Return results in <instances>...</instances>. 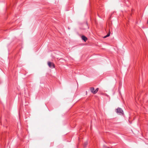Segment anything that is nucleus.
Instances as JSON below:
<instances>
[{"instance_id":"1","label":"nucleus","mask_w":148,"mask_h":148,"mask_svg":"<svg viewBox=\"0 0 148 148\" xmlns=\"http://www.w3.org/2000/svg\"><path fill=\"white\" fill-rule=\"evenodd\" d=\"M116 111L117 113L120 115H123V111L121 108H118L116 109Z\"/></svg>"},{"instance_id":"2","label":"nucleus","mask_w":148,"mask_h":148,"mask_svg":"<svg viewBox=\"0 0 148 148\" xmlns=\"http://www.w3.org/2000/svg\"><path fill=\"white\" fill-rule=\"evenodd\" d=\"M48 64L49 67L51 68H55V65L52 62H48Z\"/></svg>"},{"instance_id":"3","label":"nucleus","mask_w":148,"mask_h":148,"mask_svg":"<svg viewBox=\"0 0 148 148\" xmlns=\"http://www.w3.org/2000/svg\"><path fill=\"white\" fill-rule=\"evenodd\" d=\"M90 90L91 92L93 94H95V93L94 92H95V89L93 87H90Z\"/></svg>"},{"instance_id":"4","label":"nucleus","mask_w":148,"mask_h":148,"mask_svg":"<svg viewBox=\"0 0 148 148\" xmlns=\"http://www.w3.org/2000/svg\"><path fill=\"white\" fill-rule=\"evenodd\" d=\"M82 39L84 40L85 42H86L87 40V38L86 36H82Z\"/></svg>"},{"instance_id":"5","label":"nucleus","mask_w":148,"mask_h":148,"mask_svg":"<svg viewBox=\"0 0 148 148\" xmlns=\"http://www.w3.org/2000/svg\"><path fill=\"white\" fill-rule=\"evenodd\" d=\"M88 142L87 141H86L85 143H84L83 144L84 147H86V146L88 144Z\"/></svg>"},{"instance_id":"6","label":"nucleus","mask_w":148,"mask_h":148,"mask_svg":"<svg viewBox=\"0 0 148 148\" xmlns=\"http://www.w3.org/2000/svg\"><path fill=\"white\" fill-rule=\"evenodd\" d=\"M110 32L108 33L106 35V36H105L104 38H106L108 36H109L110 35Z\"/></svg>"},{"instance_id":"7","label":"nucleus","mask_w":148,"mask_h":148,"mask_svg":"<svg viewBox=\"0 0 148 148\" xmlns=\"http://www.w3.org/2000/svg\"><path fill=\"white\" fill-rule=\"evenodd\" d=\"M99 89L98 88H97L95 90L94 92L95 93V94L98 91Z\"/></svg>"},{"instance_id":"8","label":"nucleus","mask_w":148,"mask_h":148,"mask_svg":"<svg viewBox=\"0 0 148 148\" xmlns=\"http://www.w3.org/2000/svg\"><path fill=\"white\" fill-rule=\"evenodd\" d=\"M84 25L85 26H86L87 27V28H88V29L89 28V27L88 26V25L87 24H85Z\"/></svg>"}]
</instances>
